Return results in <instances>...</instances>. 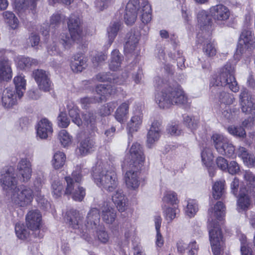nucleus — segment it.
Here are the masks:
<instances>
[{"label":"nucleus","mask_w":255,"mask_h":255,"mask_svg":"<svg viewBox=\"0 0 255 255\" xmlns=\"http://www.w3.org/2000/svg\"><path fill=\"white\" fill-rule=\"evenodd\" d=\"M163 199L165 201L172 205H176L178 202L177 194L173 191L167 192L165 194Z\"/></svg>","instance_id":"nucleus-61"},{"label":"nucleus","mask_w":255,"mask_h":255,"mask_svg":"<svg viewBox=\"0 0 255 255\" xmlns=\"http://www.w3.org/2000/svg\"><path fill=\"white\" fill-rule=\"evenodd\" d=\"M0 182L3 189L6 190H13L16 187L17 181L12 167H10L1 171Z\"/></svg>","instance_id":"nucleus-14"},{"label":"nucleus","mask_w":255,"mask_h":255,"mask_svg":"<svg viewBox=\"0 0 255 255\" xmlns=\"http://www.w3.org/2000/svg\"><path fill=\"white\" fill-rule=\"evenodd\" d=\"M13 82L15 85L16 92L19 99L21 98L25 91L26 81L24 76L18 75L14 78Z\"/></svg>","instance_id":"nucleus-39"},{"label":"nucleus","mask_w":255,"mask_h":255,"mask_svg":"<svg viewBox=\"0 0 255 255\" xmlns=\"http://www.w3.org/2000/svg\"><path fill=\"white\" fill-rule=\"evenodd\" d=\"M65 16L58 12L54 13L51 17L50 27L54 28L58 27L64 22Z\"/></svg>","instance_id":"nucleus-51"},{"label":"nucleus","mask_w":255,"mask_h":255,"mask_svg":"<svg viewBox=\"0 0 255 255\" xmlns=\"http://www.w3.org/2000/svg\"><path fill=\"white\" fill-rule=\"evenodd\" d=\"M212 139L216 150L219 153L228 157H232L234 155L235 147L228 138L222 134L215 133L212 135Z\"/></svg>","instance_id":"nucleus-10"},{"label":"nucleus","mask_w":255,"mask_h":255,"mask_svg":"<svg viewBox=\"0 0 255 255\" xmlns=\"http://www.w3.org/2000/svg\"><path fill=\"white\" fill-rule=\"evenodd\" d=\"M239 103L242 113L250 115L253 121H255V103L251 100V97L246 89L241 90L239 97Z\"/></svg>","instance_id":"nucleus-11"},{"label":"nucleus","mask_w":255,"mask_h":255,"mask_svg":"<svg viewBox=\"0 0 255 255\" xmlns=\"http://www.w3.org/2000/svg\"><path fill=\"white\" fill-rule=\"evenodd\" d=\"M161 221L162 219L160 216L156 215L154 217L155 227L156 231V244L159 247H161L164 243L163 239L160 233Z\"/></svg>","instance_id":"nucleus-44"},{"label":"nucleus","mask_w":255,"mask_h":255,"mask_svg":"<svg viewBox=\"0 0 255 255\" xmlns=\"http://www.w3.org/2000/svg\"><path fill=\"white\" fill-rule=\"evenodd\" d=\"M82 177V169L80 166L75 167L71 175L65 177L67 185L64 194L71 195L72 199L76 201H82L86 195L85 189L80 185Z\"/></svg>","instance_id":"nucleus-6"},{"label":"nucleus","mask_w":255,"mask_h":255,"mask_svg":"<svg viewBox=\"0 0 255 255\" xmlns=\"http://www.w3.org/2000/svg\"><path fill=\"white\" fill-rule=\"evenodd\" d=\"M211 213L212 214H214V216L218 220H221L225 214V207L224 204L221 201L217 202L214 206V209L209 210V216H211Z\"/></svg>","instance_id":"nucleus-41"},{"label":"nucleus","mask_w":255,"mask_h":255,"mask_svg":"<svg viewBox=\"0 0 255 255\" xmlns=\"http://www.w3.org/2000/svg\"><path fill=\"white\" fill-rule=\"evenodd\" d=\"M254 37L252 31L249 28L243 29L239 39L235 57L240 58V56L249 57L251 51L254 49L255 44Z\"/></svg>","instance_id":"nucleus-8"},{"label":"nucleus","mask_w":255,"mask_h":255,"mask_svg":"<svg viewBox=\"0 0 255 255\" xmlns=\"http://www.w3.org/2000/svg\"><path fill=\"white\" fill-rule=\"evenodd\" d=\"M69 115L72 119V122L80 127L82 121L79 115V110L76 107H73L69 111Z\"/></svg>","instance_id":"nucleus-57"},{"label":"nucleus","mask_w":255,"mask_h":255,"mask_svg":"<svg viewBox=\"0 0 255 255\" xmlns=\"http://www.w3.org/2000/svg\"><path fill=\"white\" fill-rule=\"evenodd\" d=\"M198 210V207L195 200L190 199L188 200L186 208L185 209V214L189 217L194 216Z\"/></svg>","instance_id":"nucleus-48"},{"label":"nucleus","mask_w":255,"mask_h":255,"mask_svg":"<svg viewBox=\"0 0 255 255\" xmlns=\"http://www.w3.org/2000/svg\"><path fill=\"white\" fill-rule=\"evenodd\" d=\"M53 132L52 124L47 119H42L38 123L36 128L37 136L41 139H46Z\"/></svg>","instance_id":"nucleus-24"},{"label":"nucleus","mask_w":255,"mask_h":255,"mask_svg":"<svg viewBox=\"0 0 255 255\" xmlns=\"http://www.w3.org/2000/svg\"><path fill=\"white\" fill-rule=\"evenodd\" d=\"M40 207L44 210H48L50 208V203L44 197L39 195L37 196L36 198Z\"/></svg>","instance_id":"nucleus-64"},{"label":"nucleus","mask_w":255,"mask_h":255,"mask_svg":"<svg viewBox=\"0 0 255 255\" xmlns=\"http://www.w3.org/2000/svg\"><path fill=\"white\" fill-rule=\"evenodd\" d=\"M124 60L123 55L117 49L114 50L111 53V57L109 64V67L111 70L116 71L121 66L122 61Z\"/></svg>","instance_id":"nucleus-34"},{"label":"nucleus","mask_w":255,"mask_h":255,"mask_svg":"<svg viewBox=\"0 0 255 255\" xmlns=\"http://www.w3.org/2000/svg\"><path fill=\"white\" fill-rule=\"evenodd\" d=\"M184 124L191 129V131L195 130L198 125V120L194 117H190L186 115L184 117Z\"/></svg>","instance_id":"nucleus-56"},{"label":"nucleus","mask_w":255,"mask_h":255,"mask_svg":"<svg viewBox=\"0 0 255 255\" xmlns=\"http://www.w3.org/2000/svg\"><path fill=\"white\" fill-rule=\"evenodd\" d=\"M102 100L101 98H96L95 97H84L80 99V103L82 108L87 109L89 105L93 103L99 102Z\"/></svg>","instance_id":"nucleus-59"},{"label":"nucleus","mask_w":255,"mask_h":255,"mask_svg":"<svg viewBox=\"0 0 255 255\" xmlns=\"http://www.w3.org/2000/svg\"><path fill=\"white\" fill-rule=\"evenodd\" d=\"M142 123V115L139 112L132 116L127 124L128 134L136 132L140 128Z\"/></svg>","instance_id":"nucleus-30"},{"label":"nucleus","mask_w":255,"mask_h":255,"mask_svg":"<svg viewBox=\"0 0 255 255\" xmlns=\"http://www.w3.org/2000/svg\"><path fill=\"white\" fill-rule=\"evenodd\" d=\"M129 104L128 102L122 103L117 109L115 117L116 120L120 123H124L128 114Z\"/></svg>","instance_id":"nucleus-35"},{"label":"nucleus","mask_w":255,"mask_h":255,"mask_svg":"<svg viewBox=\"0 0 255 255\" xmlns=\"http://www.w3.org/2000/svg\"><path fill=\"white\" fill-rule=\"evenodd\" d=\"M141 36L138 28L131 29L126 35L124 50L128 54H135Z\"/></svg>","instance_id":"nucleus-13"},{"label":"nucleus","mask_w":255,"mask_h":255,"mask_svg":"<svg viewBox=\"0 0 255 255\" xmlns=\"http://www.w3.org/2000/svg\"><path fill=\"white\" fill-rule=\"evenodd\" d=\"M37 0H15V7L18 10H24L28 8L34 9L36 6V1Z\"/></svg>","instance_id":"nucleus-43"},{"label":"nucleus","mask_w":255,"mask_h":255,"mask_svg":"<svg viewBox=\"0 0 255 255\" xmlns=\"http://www.w3.org/2000/svg\"><path fill=\"white\" fill-rule=\"evenodd\" d=\"M33 198L32 189L25 186L16 187L13 190L11 199L12 202L19 207H25L30 204Z\"/></svg>","instance_id":"nucleus-9"},{"label":"nucleus","mask_w":255,"mask_h":255,"mask_svg":"<svg viewBox=\"0 0 255 255\" xmlns=\"http://www.w3.org/2000/svg\"><path fill=\"white\" fill-rule=\"evenodd\" d=\"M120 23L114 22L112 23L107 29V33L109 37V44L111 45L117 35L120 29Z\"/></svg>","instance_id":"nucleus-45"},{"label":"nucleus","mask_w":255,"mask_h":255,"mask_svg":"<svg viewBox=\"0 0 255 255\" xmlns=\"http://www.w3.org/2000/svg\"><path fill=\"white\" fill-rule=\"evenodd\" d=\"M130 159L127 161L128 164H136L142 166L145 160L143 149L140 144L137 142L133 143L129 150Z\"/></svg>","instance_id":"nucleus-19"},{"label":"nucleus","mask_w":255,"mask_h":255,"mask_svg":"<svg viewBox=\"0 0 255 255\" xmlns=\"http://www.w3.org/2000/svg\"><path fill=\"white\" fill-rule=\"evenodd\" d=\"M197 19L198 25L202 31V33L201 34L203 35L204 31H205L207 33L205 35L209 36L212 23L211 15H209L207 11L201 10L197 14Z\"/></svg>","instance_id":"nucleus-21"},{"label":"nucleus","mask_w":255,"mask_h":255,"mask_svg":"<svg viewBox=\"0 0 255 255\" xmlns=\"http://www.w3.org/2000/svg\"><path fill=\"white\" fill-rule=\"evenodd\" d=\"M98 240L102 244H106L109 242L110 236L104 229L100 230L97 232Z\"/></svg>","instance_id":"nucleus-63"},{"label":"nucleus","mask_w":255,"mask_h":255,"mask_svg":"<svg viewBox=\"0 0 255 255\" xmlns=\"http://www.w3.org/2000/svg\"><path fill=\"white\" fill-rule=\"evenodd\" d=\"M235 66L231 63H227L220 71L218 75H214L210 80L209 88L210 96L214 100H218L221 103L230 105L235 99L233 94L223 90L227 87L233 92L239 90V86L235 77Z\"/></svg>","instance_id":"nucleus-1"},{"label":"nucleus","mask_w":255,"mask_h":255,"mask_svg":"<svg viewBox=\"0 0 255 255\" xmlns=\"http://www.w3.org/2000/svg\"><path fill=\"white\" fill-rule=\"evenodd\" d=\"M67 26L70 36L67 33L60 36V42L65 49L69 48L74 41L79 40L83 32L81 20L75 14H71L68 18Z\"/></svg>","instance_id":"nucleus-7"},{"label":"nucleus","mask_w":255,"mask_h":255,"mask_svg":"<svg viewBox=\"0 0 255 255\" xmlns=\"http://www.w3.org/2000/svg\"><path fill=\"white\" fill-rule=\"evenodd\" d=\"M15 231L17 237L20 239H26L30 234L25 226L20 223H17L15 225Z\"/></svg>","instance_id":"nucleus-54"},{"label":"nucleus","mask_w":255,"mask_h":255,"mask_svg":"<svg viewBox=\"0 0 255 255\" xmlns=\"http://www.w3.org/2000/svg\"><path fill=\"white\" fill-rule=\"evenodd\" d=\"M128 169L125 173L124 179L127 187L130 189H137L140 184L139 170L141 166L128 164Z\"/></svg>","instance_id":"nucleus-12"},{"label":"nucleus","mask_w":255,"mask_h":255,"mask_svg":"<svg viewBox=\"0 0 255 255\" xmlns=\"http://www.w3.org/2000/svg\"><path fill=\"white\" fill-rule=\"evenodd\" d=\"M124 19L127 25L133 24L139 14L141 20L143 23H147L151 19V6L146 0H130L127 4Z\"/></svg>","instance_id":"nucleus-5"},{"label":"nucleus","mask_w":255,"mask_h":255,"mask_svg":"<svg viewBox=\"0 0 255 255\" xmlns=\"http://www.w3.org/2000/svg\"><path fill=\"white\" fill-rule=\"evenodd\" d=\"M102 218L104 222L108 224H112L117 217L116 211L114 208L107 203L101 208Z\"/></svg>","instance_id":"nucleus-28"},{"label":"nucleus","mask_w":255,"mask_h":255,"mask_svg":"<svg viewBox=\"0 0 255 255\" xmlns=\"http://www.w3.org/2000/svg\"><path fill=\"white\" fill-rule=\"evenodd\" d=\"M245 183L248 186L250 193L253 192V194L255 195V174L250 170H245L242 172Z\"/></svg>","instance_id":"nucleus-37"},{"label":"nucleus","mask_w":255,"mask_h":255,"mask_svg":"<svg viewBox=\"0 0 255 255\" xmlns=\"http://www.w3.org/2000/svg\"><path fill=\"white\" fill-rule=\"evenodd\" d=\"M112 200L120 212L126 210L127 201L122 190H118L112 196Z\"/></svg>","instance_id":"nucleus-31"},{"label":"nucleus","mask_w":255,"mask_h":255,"mask_svg":"<svg viewBox=\"0 0 255 255\" xmlns=\"http://www.w3.org/2000/svg\"><path fill=\"white\" fill-rule=\"evenodd\" d=\"M41 220V215L37 210L30 211L26 216L27 228L32 231H39Z\"/></svg>","instance_id":"nucleus-22"},{"label":"nucleus","mask_w":255,"mask_h":255,"mask_svg":"<svg viewBox=\"0 0 255 255\" xmlns=\"http://www.w3.org/2000/svg\"><path fill=\"white\" fill-rule=\"evenodd\" d=\"M83 217L78 211L71 209L66 213L65 221L69 226L75 229H78L82 237L87 242L93 241L94 232L100 225V212L96 208H91L87 213L84 225L82 224Z\"/></svg>","instance_id":"nucleus-3"},{"label":"nucleus","mask_w":255,"mask_h":255,"mask_svg":"<svg viewBox=\"0 0 255 255\" xmlns=\"http://www.w3.org/2000/svg\"><path fill=\"white\" fill-rule=\"evenodd\" d=\"M238 155L241 157L244 163L248 167H252L255 162V158L254 155L250 153L244 147L240 146L237 151Z\"/></svg>","instance_id":"nucleus-33"},{"label":"nucleus","mask_w":255,"mask_h":255,"mask_svg":"<svg viewBox=\"0 0 255 255\" xmlns=\"http://www.w3.org/2000/svg\"><path fill=\"white\" fill-rule=\"evenodd\" d=\"M95 143L94 141L90 138H86L83 139L80 143L79 150L82 155H85L91 153L95 148Z\"/></svg>","instance_id":"nucleus-36"},{"label":"nucleus","mask_w":255,"mask_h":255,"mask_svg":"<svg viewBox=\"0 0 255 255\" xmlns=\"http://www.w3.org/2000/svg\"><path fill=\"white\" fill-rule=\"evenodd\" d=\"M117 165L113 158L99 159L92 170V177L97 185L108 192H113L118 185Z\"/></svg>","instance_id":"nucleus-4"},{"label":"nucleus","mask_w":255,"mask_h":255,"mask_svg":"<svg viewBox=\"0 0 255 255\" xmlns=\"http://www.w3.org/2000/svg\"><path fill=\"white\" fill-rule=\"evenodd\" d=\"M96 79L99 82L109 81L118 85L123 84L125 81L123 79L119 80V78H115L109 72L100 73L96 75Z\"/></svg>","instance_id":"nucleus-38"},{"label":"nucleus","mask_w":255,"mask_h":255,"mask_svg":"<svg viewBox=\"0 0 255 255\" xmlns=\"http://www.w3.org/2000/svg\"><path fill=\"white\" fill-rule=\"evenodd\" d=\"M87 62L82 55L79 53L74 55L71 59L70 66L75 73L81 72L87 67Z\"/></svg>","instance_id":"nucleus-26"},{"label":"nucleus","mask_w":255,"mask_h":255,"mask_svg":"<svg viewBox=\"0 0 255 255\" xmlns=\"http://www.w3.org/2000/svg\"><path fill=\"white\" fill-rule=\"evenodd\" d=\"M228 131L231 134L238 137L243 138L246 135L245 129L242 127L231 126L228 127Z\"/></svg>","instance_id":"nucleus-55"},{"label":"nucleus","mask_w":255,"mask_h":255,"mask_svg":"<svg viewBox=\"0 0 255 255\" xmlns=\"http://www.w3.org/2000/svg\"><path fill=\"white\" fill-rule=\"evenodd\" d=\"M53 196L57 198L60 197L64 192V186L60 180H55L51 184Z\"/></svg>","instance_id":"nucleus-49"},{"label":"nucleus","mask_w":255,"mask_h":255,"mask_svg":"<svg viewBox=\"0 0 255 255\" xmlns=\"http://www.w3.org/2000/svg\"><path fill=\"white\" fill-rule=\"evenodd\" d=\"M209 36L202 34L199 33L197 34V42L203 44V51L207 56L212 57L216 54V49L213 43L211 41Z\"/></svg>","instance_id":"nucleus-23"},{"label":"nucleus","mask_w":255,"mask_h":255,"mask_svg":"<svg viewBox=\"0 0 255 255\" xmlns=\"http://www.w3.org/2000/svg\"><path fill=\"white\" fill-rule=\"evenodd\" d=\"M201 158L204 164L207 167H210L213 159L211 149L209 148H204L201 152Z\"/></svg>","instance_id":"nucleus-50"},{"label":"nucleus","mask_w":255,"mask_h":255,"mask_svg":"<svg viewBox=\"0 0 255 255\" xmlns=\"http://www.w3.org/2000/svg\"><path fill=\"white\" fill-rule=\"evenodd\" d=\"M117 89L115 86L111 85L100 84L96 88V92L97 94L101 96L99 98H102V101L107 96L113 95L116 93Z\"/></svg>","instance_id":"nucleus-32"},{"label":"nucleus","mask_w":255,"mask_h":255,"mask_svg":"<svg viewBox=\"0 0 255 255\" xmlns=\"http://www.w3.org/2000/svg\"><path fill=\"white\" fill-rule=\"evenodd\" d=\"M17 94L12 89L7 88L3 91L1 105L5 108H10L17 102Z\"/></svg>","instance_id":"nucleus-25"},{"label":"nucleus","mask_w":255,"mask_h":255,"mask_svg":"<svg viewBox=\"0 0 255 255\" xmlns=\"http://www.w3.org/2000/svg\"><path fill=\"white\" fill-rule=\"evenodd\" d=\"M31 157H25L20 159L17 164V176L20 181L28 182L32 175Z\"/></svg>","instance_id":"nucleus-15"},{"label":"nucleus","mask_w":255,"mask_h":255,"mask_svg":"<svg viewBox=\"0 0 255 255\" xmlns=\"http://www.w3.org/2000/svg\"><path fill=\"white\" fill-rule=\"evenodd\" d=\"M66 160V155L63 152H56L52 160V164L55 169L61 168L64 165Z\"/></svg>","instance_id":"nucleus-42"},{"label":"nucleus","mask_w":255,"mask_h":255,"mask_svg":"<svg viewBox=\"0 0 255 255\" xmlns=\"http://www.w3.org/2000/svg\"><path fill=\"white\" fill-rule=\"evenodd\" d=\"M161 123L158 121H154L147 134V146L149 148L153 146L157 142L161 135Z\"/></svg>","instance_id":"nucleus-20"},{"label":"nucleus","mask_w":255,"mask_h":255,"mask_svg":"<svg viewBox=\"0 0 255 255\" xmlns=\"http://www.w3.org/2000/svg\"><path fill=\"white\" fill-rule=\"evenodd\" d=\"M107 59V55L102 52L97 53L92 58V62L95 66H98Z\"/></svg>","instance_id":"nucleus-62"},{"label":"nucleus","mask_w":255,"mask_h":255,"mask_svg":"<svg viewBox=\"0 0 255 255\" xmlns=\"http://www.w3.org/2000/svg\"><path fill=\"white\" fill-rule=\"evenodd\" d=\"M253 192H251V193H250L249 190L241 188L239 197L238 200V205L241 209L246 210L249 208V207L251 204L249 195L255 196V194H253Z\"/></svg>","instance_id":"nucleus-29"},{"label":"nucleus","mask_w":255,"mask_h":255,"mask_svg":"<svg viewBox=\"0 0 255 255\" xmlns=\"http://www.w3.org/2000/svg\"><path fill=\"white\" fill-rule=\"evenodd\" d=\"M72 137L65 129L61 130L58 133V138L64 147L68 146L71 143Z\"/></svg>","instance_id":"nucleus-53"},{"label":"nucleus","mask_w":255,"mask_h":255,"mask_svg":"<svg viewBox=\"0 0 255 255\" xmlns=\"http://www.w3.org/2000/svg\"><path fill=\"white\" fill-rule=\"evenodd\" d=\"M210 241L214 255H220L222 251L223 240L218 227L210 231Z\"/></svg>","instance_id":"nucleus-18"},{"label":"nucleus","mask_w":255,"mask_h":255,"mask_svg":"<svg viewBox=\"0 0 255 255\" xmlns=\"http://www.w3.org/2000/svg\"><path fill=\"white\" fill-rule=\"evenodd\" d=\"M178 212L179 210L175 207L167 208L164 211V215L168 223L171 222L176 217Z\"/></svg>","instance_id":"nucleus-58"},{"label":"nucleus","mask_w":255,"mask_h":255,"mask_svg":"<svg viewBox=\"0 0 255 255\" xmlns=\"http://www.w3.org/2000/svg\"><path fill=\"white\" fill-rule=\"evenodd\" d=\"M33 76L40 90L48 92L51 89V82L48 72L42 69H37L33 72Z\"/></svg>","instance_id":"nucleus-16"},{"label":"nucleus","mask_w":255,"mask_h":255,"mask_svg":"<svg viewBox=\"0 0 255 255\" xmlns=\"http://www.w3.org/2000/svg\"><path fill=\"white\" fill-rule=\"evenodd\" d=\"M57 121L58 126L62 128H67L70 124V120L68 118L66 113L64 112L60 113L57 117Z\"/></svg>","instance_id":"nucleus-60"},{"label":"nucleus","mask_w":255,"mask_h":255,"mask_svg":"<svg viewBox=\"0 0 255 255\" xmlns=\"http://www.w3.org/2000/svg\"><path fill=\"white\" fill-rule=\"evenodd\" d=\"M117 106L115 102H110L102 106L99 110V114L101 116H107L111 114Z\"/></svg>","instance_id":"nucleus-52"},{"label":"nucleus","mask_w":255,"mask_h":255,"mask_svg":"<svg viewBox=\"0 0 255 255\" xmlns=\"http://www.w3.org/2000/svg\"><path fill=\"white\" fill-rule=\"evenodd\" d=\"M12 78V70L9 62L4 58H0V80L8 81Z\"/></svg>","instance_id":"nucleus-27"},{"label":"nucleus","mask_w":255,"mask_h":255,"mask_svg":"<svg viewBox=\"0 0 255 255\" xmlns=\"http://www.w3.org/2000/svg\"><path fill=\"white\" fill-rule=\"evenodd\" d=\"M3 16L6 22L12 29H15L18 25V20L11 11H6L3 13Z\"/></svg>","instance_id":"nucleus-46"},{"label":"nucleus","mask_w":255,"mask_h":255,"mask_svg":"<svg viewBox=\"0 0 255 255\" xmlns=\"http://www.w3.org/2000/svg\"><path fill=\"white\" fill-rule=\"evenodd\" d=\"M154 86L156 88L155 102L160 109H167L172 105H183L187 102L184 92L176 83L164 81L161 77L154 78Z\"/></svg>","instance_id":"nucleus-2"},{"label":"nucleus","mask_w":255,"mask_h":255,"mask_svg":"<svg viewBox=\"0 0 255 255\" xmlns=\"http://www.w3.org/2000/svg\"><path fill=\"white\" fill-rule=\"evenodd\" d=\"M209 12L211 16L219 23L226 21L230 16L229 9L222 4L212 6L209 9Z\"/></svg>","instance_id":"nucleus-17"},{"label":"nucleus","mask_w":255,"mask_h":255,"mask_svg":"<svg viewBox=\"0 0 255 255\" xmlns=\"http://www.w3.org/2000/svg\"><path fill=\"white\" fill-rule=\"evenodd\" d=\"M37 63L38 62L36 59L26 57H20L17 62L18 66L21 69L29 68L32 65H37Z\"/></svg>","instance_id":"nucleus-47"},{"label":"nucleus","mask_w":255,"mask_h":255,"mask_svg":"<svg viewBox=\"0 0 255 255\" xmlns=\"http://www.w3.org/2000/svg\"><path fill=\"white\" fill-rule=\"evenodd\" d=\"M225 180L216 182L213 186V197L215 199H219L222 197L225 192Z\"/></svg>","instance_id":"nucleus-40"}]
</instances>
